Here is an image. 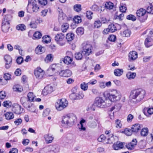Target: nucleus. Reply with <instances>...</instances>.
<instances>
[{"label":"nucleus","instance_id":"1","mask_svg":"<svg viewBox=\"0 0 153 153\" xmlns=\"http://www.w3.org/2000/svg\"><path fill=\"white\" fill-rule=\"evenodd\" d=\"M146 94L144 90L139 88L131 91L130 95V101L132 104H137L144 98Z\"/></svg>","mask_w":153,"mask_h":153},{"label":"nucleus","instance_id":"2","mask_svg":"<svg viewBox=\"0 0 153 153\" xmlns=\"http://www.w3.org/2000/svg\"><path fill=\"white\" fill-rule=\"evenodd\" d=\"M76 121V117L73 113L67 114L62 117V123L67 126L71 127L73 126Z\"/></svg>","mask_w":153,"mask_h":153},{"label":"nucleus","instance_id":"3","mask_svg":"<svg viewBox=\"0 0 153 153\" xmlns=\"http://www.w3.org/2000/svg\"><path fill=\"white\" fill-rule=\"evenodd\" d=\"M107 96L111 101L114 102L120 100L121 95L116 90H113L108 94Z\"/></svg>","mask_w":153,"mask_h":153},{"label":"nucleus","instance_id":"4","mask_svg":"<svg viewBox=\"0 0 153 153\" xmlns=\"http://www.w3.org/2000/svg\"><path fill=\"white\" fill-rule=\"evenodd\" d=\"M68 104L67 100L65 98H62L58 100L55 104V106L57 110L60 111L67 107Z\"/></svg>","mask_w":153,"mask_h":153},{"label":"nucleus","instance_id":"5","mask_svg":"<svg viewBox=\"0 0 153 153\" xmlns=\"http://www.w3.org/2000/svg\"><path fill=\"white\" fill-rule=\"evenodd\" d=\"M55 40L58 44L61 46L64 45L66 42L65 36L61 33L57 34L55 37Z\"/></svg>","mask_w":153,"mask_h":153},{"label":"nucleus","instance_id":"6","mask_svg":"<svg viewBox=\"0 0 153 153\" xmlns=\"http://www.w3.org/2000/svg\"><path fill=\"white\" fill-rule=\"evenodd\" d=\"M92 46L89 44L84 43L82 44V52L83 55H89L91 53Z\"/></svg>","mask_w":153,"mask_h":153},{"label":"nucleus","instance_id":"7","mask_svg":"<svg viewBox=\"0 0 153 153\" xmlns=\"http://www.w3.org/2000/svg\"><path fill=\"white\" fill-rule=\"evenodd\" d=\"M146 13V10L143 8H140L137 11L136 14L137 16L139 17L143 16V19H140L141 21L144 22L146 19L147 18V15Z\"/></svg>","mask_w":153,"mask_h":153},{"label":"nucleus","instance_id":"8","mask_svg":"<svg viewBox=\"0 0 153 153\" xmlns=\"http://www.w3.org/2000/svg\"><path fill=\"white\" fill-rule=\"evenodd\" d=\"M20 101L24 107H26L28 110L31 112H33V111L31 109V108H33L34 106L32 105L31 106L30 105H27V104H28L29 102L26 97H22Z\"/></svg>","mask_w":153,"mask_h":153},{"label":"nucleus","instance_id":"9","mask_svg":"<svg viewBox=\"0 0 153 153\" xmlns=\"http://www.w3.org/2000/svg\"><path fill=\"white\" fill-rule=\"evenodd\" d=\"M45 74V72L40 68H37L35 70L34 74L38 79H42Z\"/></svg>","mask_w":153,"mask_h":153},{"label":"nucleus","instance_id":"10","mask_svg":"<svg viewBox=\"0 0 153 153\" xmlns=\"http://www.w3.org/2000/svg\"><path fill=\"white\" fill-rule=\"evenodd\" d=\"M5 61V67L7 69H9L12 65V59L9 55H6L4 57Z\"/></svg>","mask_w":153,"mask_h":153},{"label":"nucleus","instance_id":"11","mask_svg":"<svg viewBox=\"0 0 153 153\" xmlns=\"http://www.w3.org/2000/svg\"><path fill=\"white\" fill-rule=\"evenodd\" d=\"M12 111L15 114H20L22 112L23 108L17 104H14L13 105Z\"/></svg>","mask_w":153,"mask_h":153},{"label":"nucleus","instance_id":"12","mask_svg":"<svg viewBox=\"0 0 153 153\" xmlns=\"http://www.w3.org/2000/svg\"><path fill=\"white\" fill-rule=\"evenodd\" d=\"M94 104L95 105L99 107L104 108L105 103L104 100L102 98L100 97H97L95 100Z\"/></svg>","mask_w":153,"mask_h":153},{"label":"nucleus","instance_id":"13","mask_svg":"<svg viewBox=\"0 0 153 153\" xmlns=\"http://www.w3.org/2000/svg\"><path fill=\"white\" fill-rule=\"evenodd\" d=\"M84 95L82 93L78 94L73 92L69 95L70 99L72 100H79L82 99Z\"/></svg>","mask_w":153,"mask_h":153},{"label":"nucleus","instance_id":"14","mask_svg":"<svg viewBox=\"0 0 153 153\" xmlns=\"http://www.w3.org/2000/svg\"><path fill=\"white\" fill-rule=\"evenodd\" d=\"M59 12L58 19L59 22H63L67 20V17L66 15L64 14L62 11L61 9L58 10Z\"/></svg>","mask_w":153,"mask_h":153},{"label":"nucleus","instance_id":"15","mask_svg":"<svg viewBox=\"0 0 153 153\" xmlns=\"http://www.w3.org/2000/svg\"><path fill=\"white\" fill-rule=\"evenodd\" d=\"M72 74L71 71L69 70H62L59 73V75L60 76L65 77H70Z\"/></svg>","mask_w":153,"mask_h":153},{"label":"nucleus","instance_id":"16","mask_svg":"<svg viewBox=\"0 0 153 153\" xmlns=\"http://www.w3.org/2000/svg\"><path fill=\"white\" fill-rule=\"evenodd\" d=\"M10 28L9 23L8 22L6 21L5 22H3L2 23V30L4 33L7 32Z\"/></svg>","mask_w":153,"mask_h":153},{"label":"nucleus","instance_id":"17","mask_svg":"<svg viewBox=\"0 0 153 153\" xmlns=\"http://www.w3.org/2000/svg\"><path fill=\"white\" fill-rule=\"evenodd\" d=\"M153 39L150 37H148L145 41V45L146 48H149L152 45Z\"/></svg>","mask_w":153,"mask_h":153},{"label":"nucleus","instance_id":"18","mask_svg":"<svg viewBox=\"0 0 153 153\" xmlns=\"http://www.w3.org/2000/svg\"><path fill=\"white\" fill-rule=\"evenodd\" d=\"M45 48L40 45H38L35 50V52L37 54H41L45 52Z\"/></svg>","mask_w":153,"mask_h":153},{"label":"nucleus","instance_id":"19","mask_svg":"<svg viewBox=\"0 0 153 153\" xmlns=\"http://www.w3.org/2000/svg\"><path fill=\"white\" fill-rule=\"evenodd\" d=\"M32 11L34 13H36L39 10V7L36 1H33L32 4Z\"/></svg>","mask_w":153,"mask_h":153},{"label":"nucleus","instance_id":"20","mask_svg":"<svg viewBox=\"0 0 153 153\" xmlns=\"http://www.w3.org/2000/svg\"><path fill=\"white\" fill-rule=\"evenodd\" d=\"M128 57L130 60L133 61L137 58V54L134 51L130 52L129 53Z\"/></svg>","mask_w":153,"mask_h":153},{"label":"nucleus","instance_id":"21","mask_svg":"<svg viewBox=\"0 0 153 153\" xmlns=\"http://www.w3.org/2000/svg\"><path fill=\"white\" fill-rule=\"evenodd\" d=\"M123 143L120 142H117L113 145V148L115 150H118L123 148Z\"/></svg>","mask_w":153,"mask_h":153},{"label":"nucleus","instance_id":"22","mask_svg":"<svg viewBox=\"0 0 153 153\" xmlns=\"http://www.w3.org/2000/svg\"><path fill=\"white\" fill-rule=\"evenodd\" d=\"M143 126L139 124H135L133 125L131 128L133 132H137L142 128Z\"/></svg>","mask_w":153,"mask_h":153},{"label":"nucleus","instance_id":"23","mask_svg":"<svg viewBox=\"0 0 153 153\" xmlns=\"http://www.w3.org/2000/svg\"><path fill=\"white\" fill-rule=\"evenodd\" d=\"M53 91V88L51 86L45 87L43 90V92L44 95L51 93Z\"/></svg>","mask_w":153,"mask_h":153},{"label":"nucleus","instance_id":"24","mask_svg":"<svg viewBox=\"0 0 153 153\" xmlns=\"http://www.w3.org/2000/svg\"><path fill=\"white\" fill-rule=\"evenodd\" d=\"M137 143L136 139H133L131 142L128 143L127 145V147L131 150L132 148L136 145Z\"/></svg>","mask_w":153,"mask_h":153},{"label":"nucleus","instance_id":"25","mask_svg":"<svg viewBox=\"0 0 153 153\" xmlns=\"http://www.w3.org/2000/svg\"><path fill=\"white\" fill-rule=\"evenodd\" d=\"M123 73V70L122 69L117 68L114 70V74L116 76H121Z\"/></svg>","mask_w":153,"mask_h":153},{"label":"nucleus","instance_id":"26","mask_svg":"<svg viewBox=\"0 0 153 153\" xmlns=\"http://www.w3.org/2000/svg\"><path fill=\"white\" fill-rule=\"evenodd\" d=\"M44 137L46 142L48 143H51L53 139L52 136L50 135L49 134L45 135Z\"/></svg>","mask_w":153,"mask_h":153},{"label":"nucleus","instance_id":"27","mask_svg":"<svg viewBox=\"0 0 153 153\" xmlns=\"http://www.w3.org/2000/svg\"><path fill=\"white\" fill-rule=\"evenodd\" d=\"M6 119L7 120H10L13 118L14 115L12 112H7L4 114Z\"/></svg>","mask_w":153,"mask_h":153},{"label":"nucleus","instance_id":"28","mask_svg":"<svg viewBox=\"0 0 153 153\" xmlns=\"http://www.w3.org/2000/svg\"><path fill=\"white\" fill-rule=\"evenodd\" d=\"M83 55L82 51L81 52H77L75 54V58L76 60H81L83 58L84 56Z\"/></svg>","mask_w":153,"mask_h":153},{"label":"nucleus","instance_id":"29","mask_svg":"<svg viewBox=\"0 0 153 153\" xmlns=\"http://www.w3.org/2000/svg\"><path fill=\"white\" fill-rule=\"evenodd\" d=\"M73 58L70 57L68 56H66L64 59L63 62L65 63L68 65L71 63L73 61Z\"/></svg>","mask_w":153,"mask_h":153},{"label":"nucleus","instance_id":"30","mask_svg":"<svg viewBox=\"0 0 153 153\" xmlns=\"http://www.w3.org/2000/svg\"><path fill=\"white\" fill-rule=\"evenodd\" d=\"M136 76V74L135 73H132L131 72H128L126 74L127 78L129 79L134 78Z\"/></svg>","mask_w":153,"mask_h":153},{"label":"nucleus","instance_id":"31","mask_svg":"<svg viewBox=\"0 0 153 153\" xmlns=\"http://www.w3.org/2000/svg\"><path fill=\"white\" fill-rule=\"evenodd\" d=\"M149 130L147 128H143L142 129L141 131V135L143 137H146L148 134Z\"/></svg>","mask_w":153,"mask_h":153},{"label":"nucleus","instance_id":"32","mask_svg":"<svg viewBox=\"0 0 153 153\" xmlns=\"http://www.w3.org/2000/svg\"><path fill=\"white\" fill-rule=\"evenodd\" d=\"M69 25L67 23H63L62 25L61 30L63 32H66L69 28Z\"/></svg>","mask_w":153,"mask_h":153},{"label":"nucleus","instance_id":"33","mask_svg":"<svg viewBox=\"0 0 153 153\" xmlns=\"http://www.w3.org/2000/svg\"><path fill=\"white\" fill-rule=\"evenodd\" d=\"M108 28L109 29V30L111 32L113 33L117 30V29L116 25L111 24L108 26Z\"/></svg>","mask_w":153,"mask_h":153},{"label":"nucleus","instance_id":"34","mask_svg":"<svg viewBox=\"0 0 153 153\" xmlns=\"http://www.w3.org/2000/svg\"><path fill=\"white\" fill-rule=\"evenodd\" d=\"M13 90L16 92H20L23 90V89L21 86L19 85L14 86L13 87Z\"/></svg>","mask_w":153,"mask_h":153},{"label":"nucleus","instance_id":"35","mask_svg":"<svg viewBox=\"0 0 153 153\" xmlns=\"http://www.w3.org/2000/svg\"><path fill=\"white\" fill-rule=\"evenodd\" d=\"M74 38V34L71 33H69L66 34V38L68 41H71Z\"/></svg>","mask_w":153,"mask_h":153},{"label":"nucleus","instance_id":"36","mask_svg":"<svg viewBox=\"0 0 153 153\" xmlns=\"http://www.w3.org/2000/svg\"><path fill=\"white\" fill-rule=\"evenodd\" d=\"M25 26L23 24H21L17 25L16 27V29L18 30H20L22 31L25 30L26 29Z\"/></svg>","mask_w":153,"mask_h":153},{"label":"nucleus","instance_id":"37","mask_svg":"<svg viewBox=\"0 0 153 153\" xmlns=\"http://www.w3.org/2000/svg\"><path fill=\"white\" fill-rule=\"evenodd\" d=\"M57 68V66L55 64H53L51 65V66L48 69L47 71H54L56 70Z\"/></svg>","mask_w":153,"mask_h":153},{"label":"nucleus","instance_id":"38","mask_svg":"<svg viewBox=\"0 0 153 153\" xmlns=\"http://www.w3.org/2000/svg\"><path fill=\"white\" fill-rule=\"evenodd\" d=\"M131 33V31L129 30H126L123 31L122 33L123 36L126 37H129Z\"/></svg>","mask_w":153,"mask_h":153},{"label":"nucleus","instance_id":"39","mask_svg":"<svg viewBox=\"0 0 153 153\" xmlns=\"http://www.w3.org/2000/svg\"><path fill=\"white\" fill-rule=\"evenodd\" d=\"M76 33L78 35H81L83 34L84 33V29L82 27H78L76 31Z\"/></svg>","mask_w":153,"mask_h":153},{"label":"nucleus","instance_id":"40","mask_svg":"<svg viewBox=\"0 0 153 153\" xmlns=\"http://www.w3.org/2000/svg\"><path fill=\"white\" fill-rule=\"evenodd\" d=\"M94 27L97 28H99L102 25V22L100 20L96 21L94 23Z\"/></svg>","mask_w":153,"mask_h":153},{"label":"nucleus","instance_id":"41","mask_svg":"<svg viewBox=\"0 0 153 153\" xmlns=\"http://www.w3.org/2000/svg\"><path fill=\"white\" fill-rule=\"evenodd\" d=\"M117 13L116 12V15L114 16V19H118L120 21H121L123 19V18L124 16V14L121 13L119 14V15H117Z\"/></svg>","mask_w":153,"mask_h":153},{"label":"nucleus","instance_id":"42","mask_svg":"<svg viewBox=\"0 0 153 153\" xmlns=\"http://www.w3.org/2000/svg\"><path fill=\"white\" fill-rule=\"evenodd\" d=\"M27 97H28L27 100L28 102L33 101L34 97L33 93L29 92L28 93L27 95Z\"/></svg>","mask_w":153,"mask_h":153},{"label":"nucleus","instance_id":"43","mask_svg":"<svg viewBox=\"0 0 153 153\" xmlns=\"http://www.w3.org/2000/svg\"><path fill=\"white\" fill-rule=\"evenodd\" d=\"M42 41L45 43H48L50 42V37L48 36H45L42 38Z\"/></svg>","mask_w":153,"mask_h":153},{"label":"nucleus","instance_id":"44","mask_svg":"<svg viewBox=\"0 0 153 153\" xmlns=\"http://www.w3.org/2000/svg\"><path fill=\"white\" fill-rule=\"evenodd\" d=\"M66 138L68 143H71L74 140V137L72 135H68L66 137Z\"/></svg>","mask_w":153,"mask_h":153},{"label":"nucleus","instance_id":"45","mask_svg":"<svg viewBox=\"0 0 153 153\" xmlns=\"http://www.w3.org/2000/svg\"><path fill=\"white\" fill-rule=\"evenodd\" d=\"M105 7L106 8L110 10L112 9L114 7L113 4L111 2H109L106 3L105 4Z\"/></svg>","mask_w":153,"mask_h":153},{"label":"nucleus","instance_id":"46","mask_svg":"<svg viewBox=\"0 0 153 153\" xmlns=\"http://www.w3.org/2000/svg\"><path fill=\"white\" fill-rule=\"evenodd\" d=\"M91 9L93 10L96 11H99L101 13L102 10L99 9V7L97 5L94 4L91 7Z\"/></svg>","mask_w":153,"mask_h":153},{"label":"nucleus","instance_id":"47","mask_svg":"<svg viewBox=\"0 0 153 153\" xmlns=\"http://www.w3.org/2000/svg\"><path fill=\"white\" fill-rule=\"evenodd\" d=\"M88 125L90 128H94L97 126V124L95 121H91L88 123Z\"/></svg>","mask_w":153,"mask_h":153},{"label":"nucleus","instance_id":"48","mask_svg":"<svg viewBox=\"0 0 153 153\" xmlns=\"http://www.w3.org/2000/svg\"><path fill=\"white\" fill-rule=\"evenodd\" d=\"M133 131L131 128V129L126 128L124 131L125 134L127 136H130L132 134V132Z\"/></svg>","mask_w":153,"mask_h":153},{"label":"nucleus","instance_id":"49","mask_svg":"<svg viewBox=\"0 0 153 153\" xmlns=\"http://www.w3.org/2000/svg\"><path fill=\"white\" fill-rule=\"evenodd\" d=\"M109 137H108L107 139L108 140V142L107 143H108L111 144L113 143V142L114 141V137H113V135L112 134H110Z\"/></svg>","mask_w":153,"mask_h":153},{"label":"nucleus","instance_id":"50","mask_svg":"<svg viewBox=\"0 0 153 153\" xmlns=\"http://www.w3.org/2000/svg\"><path fill=\"white\" fill-rule=\"evenodd\" d=\"M126 19H127L132 20L133 21H134L136 19V18L135 16L132 14H130L127 16Z\"/></svg>","mask_w":153,"mask_h":153},{"label":"nucleus","instance_id":"51","mask_svg":"<svg viewBox=\"0 0 153 153\" xmlns=\"http://www.w3.org/2000/svg\"><path fill=\"white\" fill-rule=\"evenodd\" d=\"M42 36L41 33L38 31L35 32L33 34V37L36 39H39L41 38Z\"/></svg>","mask_w":153,"mask_h":153},{"label":"nucleus","instance_id":"52","mask_svg":"<svg viewBox=\"0 0 153 153\" xmlns=\"http://www.w3.org/2000/svg\"><path fill=\"white\" fill-rule=\"evenodd\" d=\"M88 83H86L85 82L82 83L80 85L81 88L84 91L86 90L88 88Z\"/></svg>","mask_w":153,"mask_h":153},{"label":"nucleus","instance_id":"53","mask_svg":"<svg viewBox=\"0 0 153 153\" xmlns=\"http://www.w3.org/2000/svg\"><path fill=\"white\" fill-rule=\"evenodd\" d=\"M74 21L76 23H80L81 22V18L78 16H75L74 19Z\"/></svg>","mask_w":153,"mask_h":153},{"label":"nucleus","instance_id":"54","mask_svg":"<svg viewBox=\"0 0 153 153\" xmlns=\"http://www.w3.org/2000/svg\"><path fill=\"white\" fill-rule=\"evenodd\" d=\"M74 10L76 12H79L81 10V5L80 4H76L74 7Z\"/></svg>","mask_w":153,"mask_h":153},{"label":"nucleus","instance_id":"55","mask_svg":"<svg viewBox=\"0 0 153 153\" xmlns=\"http://www.w3.org/2000/svg\"><path fill=\"white\" fill-rule=\"evenodd\" d=\"M127 10V7L126 6V5H123L122 4L120 7V10L121 12L123 13H125Z\"/></svg>","mask_w":153,"mask_h":153},{"label":"nucleus","instance_id":"56","mask_svg":"<svg viewBox=\"0 0 153 153\" xmlns=\"http://www.w3.org/2000/svg\"><path fill=\"white\" fill-rule=\"evenodd\" d=\"M12 105L11 102L9 101H4L3 103V105L5 107L8 108L10 106Z\"/></svg>","mask_w":153,"mask_h":153},{"label":"nucleus","instance_id":"57","mask_svg":"<svg viewBox=\"0 0 153 153\" xmlns=\"http://www.w3.org/2000/svg\"><path fill=\"white\" fill-rule=\"evenodd\" d=\"M53 59V55L52 54H48L45 59V60H48L49 61H52Z\"/></svg>","mask_w":153,"mask_h":153},{"label":"nucleus","instance_id":"58","mask_svg":"<svg viewBox=\"0 0 153 153\" xmlns=\"http://www.w3.org/2000/svg\"><path fill=\"white\" fill-rule=\"evenodd\" d=\"M37 23L35 21H33L31 22L29 25L31 28H36L37 27Z\"/></svg>","mask_w":153,"mask_h":153},{"label":"nucleus","instance_id":"59","mask_svg":"<svg viewBox=\"0 0 153 153\" xmlns=\"http://www.w3.org/2000/svg\"><path fill=\"white\" fill-rule=\"evenodd\" d=\"M144 110L146 111L149 114L151 115L153 114V108H144Z\"/></svg>","mask_w":153,"mask_h":153},{"label":"nucleus","instance_id":"60","mask_svg":"<svg viewBox=\"0 0 153 153\" xmlns=\"http://www.w3.org/2000/svg\"><path fill=\"white\" fill-rule=\"evenodd\" d=\"M146 12L148 13L153 14V6H151L148 7L147 8Z\"/></svg>","mask_w":153,"mask_h":153},{"label":"nucleus","instance_id":"61","mask_svg":"<svg viewBox=\"0 0 153 153\" xmlns=\"http://www.w3.org/2000/svg\"><path fill=\"white\" fill-rule=\"evenodd\" d=\"M116 37V36L114 35H111L108 38V39L111 42H114L115 41Z\"/></svg>","mask_w":153,"mask_h":153},{"label":"nucleus","instance_id":"62","mask_svg":"<svg viewBox=\"0 0 153 153\" xmlns=\"http://www.w3.org/2000/svg\"><path fill=\"white\" fill-rule=\"evenodd\" d=\"M23 61V58L21 56L18 57L16 60V62L18 64H21Z\"/></svg>","mask_w":153,"mask_h":153},{"label":"nucleus","instance_id":"63","mask_svg":"<svg viewBox=\"0 0 153 153\" xmlns=\"http://www.w3.org/2000/svg\"><path fill=\"white\" fill-rule=\"evenodd\" d=\"M93 13L90 11H88L86 12V16L89 19H91L92 18V15Z\"/></svg>","mask_w":153,"mask_h":153},{"label":"nucleus","instance_id":"64","mask_svg":"<svg viewBox=\"0 0 153 153\" xmlns=\"http://www.w3.org/2000/svg\"><path fill=\"white\" fill-rule=\"evenodd\" d=\"M106 139V137L104 135L102 134L101 135L100 137L98 138V140L99 142H102L104 141Z\"/></svg>","mask_w":153,"mask_h":153}]
</instances>
